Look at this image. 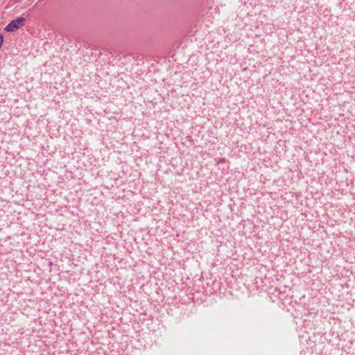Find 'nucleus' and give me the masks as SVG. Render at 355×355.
<instances>
[{"label":"nucleus","instance_id":"1","mask_svg":"<svg viewBox=\"0 0 355 355\" xmlns=\"http://www.w3.org/2000/svg\"><path fill=\"white\" fill-rule=\"evenodd\" d=\"M21 26L22 17H20L10 21V23L6 26L5 30L8 32H14L18 30Z\"/></svg>","mask_w":355,"mask_h":355},{"label":"nucleus","instance_id":"2","mask_svg":"<svg viewBox=\"0 0 355 355\" xmlns=\"http://www.w3.org/2000/svg\"><path fill=\"white\" fill-rule=\"evenodd\" d=\"M3 42V37L2 35H0V46L2 45Z\"/></svg>","mask_w":355,"mask_h":355}]
</instances>
